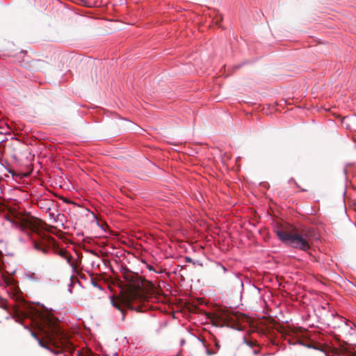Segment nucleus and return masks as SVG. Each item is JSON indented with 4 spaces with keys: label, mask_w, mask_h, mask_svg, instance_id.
Returning <instances> with one entry per match:
<instances>
[{
    "label": "nucleus",
    "mask_w": 356,
    "mask_h": 356,
    "mask_svg": "<svg viewBox=\"0 0 356 356\" xmlns=\"http://www.w3.org/2000/svg\"><path fill=\"white\" fill-rule=\"evenodd\" d=\"M216 267L220 268L224 272V273L228 272V270L227 269V268L223 264H222L220 262H216Z\"/></svg>",
    "instance_id": "f8f14e48"
},
{
    "label": "nucleus",
    "mask_w": 356,
    "mask_h": 356,
    "mask_svg": "<svg viewBox=\"0 0 356 356\" xmlns=\"http://www.w3.org/2000/svg\"><path fill=\"white\" fill-rule=\"evenodd\" d=\"M204 346H205L206 353H207V354L208 355H214L216 353V351L208 348L205 345H204Z\"/></svg>",
    "instance_id": "4468645a"
},
{
    "label": "nucleus",
    "mask_w": 356,
    "mask_h": 356,
    "mask_svg": "<svg viewBox=\"0 0 356 356\" xmlns=\"http://www.w3.org/2000/svg\"><path fill=\"white\" fill-rule=\"evenodd\" d=\"M213 342H214V346H215L216 349L215 351H217V350H218L220 349V346L218 341H217V340L216 339H214Z\"/></svg>",
    "instance_id": "dca6fc26"
},
{
    "label": "nucleus",
    "mask_w": 356,
    "mask_h": 356,
    "mask_svg": "<svg viewBox=\"0 0 356 356\" xmlns=\"http://www.w3.org/2000/svg\"><path fill=\"white\" fill-rule=\"evenodd\" d=\"M24 327L31 332V336L38 342V344L40 347L48 350L55 355H61V351L60 350L51 348L49 344L44 343L35 332L31 330L27 326H24Z\"/></svg>",
    "instance_id": "423d86ee"
},
{
    "label": "nucleus",
    "mask_w": 356,
    "mask_h": 356,
    "mask_svg": "<svg viewBox=\"0 0 356 356\" xmlns=\"http://www.w3.org/2000/svg\"><path fill=\"white\" fill-rule=\"evenodd\" d=\"M61 257L63 258H65V257L67 256V252L64 250H60L58 252V253Z\"/></svg>",
    "instance_id": "f3484780"
},
{
    "label": "nucleus",
    "mask_w": 356,
    "mask_h": 356,
    "mask_svg": "<svg viewBox=\"0 0 356 356\" xmlns=\"http://www.w3.org/2000/svg\"><path fill=\"white\" fill-rule=\"evenodd\" d=\"M6 139H1V143L5 141Z\"/></svg>",
    "instance_id": "bb28decb"
},
{
    "label": "nucleus",
    "mask_w": 356,
    "mask_h": 356,
    "mask_svg": "<svg viewBox=\"0 0 356 356\" xmlns=\"http://www.w3.org/2000/svg\"><path fill=\"white\" fill-rule=\"evenodd\" d=\"M49 216L50 218V219H52L54 220V218H55L56 216L54 213H51L49 212Z\"/></svg>",
    "instance_id": "4be33fe9"
},
{
    "label": "nucleus",
    "mask_w": 356,
    "mask_h": 356,
    "mask_svg": "<svg viewBox=\"0 0 356 356\" xmlns=\"http://www.w3.org/2000/svg\"><path fill=\"white\" fill-rule=\"evenodd\" d=\"M259 350L258 348H256V349H253V350H252V353H253L254 355H257V354H259Z\"/></svg>",
    "instance_id": "b1692460"
},
{
    "label": "nucleus",
    "mask_w": 356,
    "mask_h": 356,
    "mask_svg": "<svg viewBox=\"0 0 356 356\" xmlns=\"http://www.w3.org/2000/svg\"><path fill=\"white\" fill-rule=\"evenodd\" d=\"M344 356H356V353H352V352H348L346 355Z\"/></svg>",
    "instance_id": "5701e85b"
},
{
    "label": "nucleus",
    "mask_w": 356,
    "mask_h": 356,
    "mask_svg": "<svg viewBox=\"0 0 356 356\" xmlns=\"http://www.w3.org/2000/svg\"><path fill=\"white\" fill-rule=\"evenodd\" d=\"M51 204H52L51 202H49L48 204H47L46 207L44 208L47 212H49L51 210Z\"/></svg>",
    "instance_id": "aec40b11"
},
{
    "label": "nucleus",
    "mask_w": 356,
    "mask_h": 356,
    "mask_svg": "<svg viewBox=\"0 0 356 356\" xmlns=\"http://www.w3.org/2000/svg\"><path fill=\"white\" fill-rule=\"evenodd\" d=\"M67 262V264H69V265L72 268L73 270H75V266L72 263V256H68L67 255L65 258Z\"/></svg>",
    "instance_id": "9b49d317"
},
{
    "label": "nucleus",
    "mask_w": 356,
    "mask_h": 356,
    "mask_svg": "<svg viewBox=\"0 0 356 356\" xmlns=\"http://www.w3.org/2000/svg\"><path fill=\"white\" fill-rule=\"evenodd\" d=\"M110 299L112 306L117 309L120 312L122 316V320L124 319V311L126 308L129 307L131 309H134L133 307H130V304L128 302L124 301L120 298H115L113 296H110Z\"/></svg>",
    "instance_id": "39448f33"
},
{
    "label": "nucleus",
    "mask_w": 356,
    "mask_h": 356,
    "mask_svg": "<svg viewBox=\"0 0 356 356\" xmlns=\"http://www.w3.org/2000/svg\"><path fill=\"white\" fill-rule=\"evenodd\" d=\"M64 219H65V215L62 214V213H58V214L56 215L55 218H54L53 222H60L62 223V225H63Z\"/></svg>",
    "instance_id": "1a4fd4ad"
},
{
    "label": "nucleus",
    "mask_w": 356,
    "mask_h": 356,
    "mask_svg": "<svg viewBox=\"0 0 356 356\" xmlns=\"http://www.w3.org/2000/svg\"><path fill=\"white\" fill-rule=\"evenodd\" d=\"M275 233L279 240L287 246L302 251H307L311 248L310 237L307 232H291L277 229Z\"/></svg>",
    "instance_id": "7ed1b4c3"
},
{
    "label": "nucleus",
    "mask_w": 356,
    "mask_h": 356,
    "mask_svg": "<svg viewBox=\"0 0 356 356\" xmlns=\"http://www.w3.org/2000/svg\"><path fill=\"white\" fill-rule=\"evenodd\" d=\"M184 343H185V340L184 339H181V341H180V345L183 346Z\"/></svg>",
    "instance_id": "393cba45"
},
{
    "label": "nucleus",
    "mask_w": 356,
    "mask_h": 356,
    "mask_svg": "<svg viewBox=\"0 0 356 356\" xmlns=\"http://www.w3.org/2000/svg\"><path fill=\"white\" fill-rule=\"evenodd\" d=\"M185 260H186V262L192 263V264L194 261V260L193 259H191V257H186Z\"/></svg>",
    "instance_id": "412c9836"
},
{
    "label": "nucleus",
    "mask_w": 356,
    "mask_h": 356,
    "mask_svg": "<svg viewBox=\"0 0 356 356\" xmlns=\"http://www.w3.org/2000/svg\"><path fill=\"white\" fill-rule=\"evenodd\" d=\"M229 273L234 277V284L238 285L241 289V292H242L243 291V282L241 279V275L240 273H234L232 271H230Z\"/></svg>",
    "instance_id": "0eeeda50"
},
{
    "label": "nucleus",
    "mask_w": 356,
    "mask_h": 356,
    "mask_svg": "<svg viewBox=\"0 0 356 356\" xmlns=\"http://www.w3.org/2000/svg\"><path fill=\"white\" fill-rule=\"evenodd\" d=\"M300 343L301 345L305 346V344H304L302 342H300ZM305 346H307V347H309V348H314V349H315V350H321V352L325 353V356H328L327 353L325 351V350H324L323 348H319V347H318V346H310L305 345Z\"/></svg>",
    "instance_id": "9d476101"
},
{
    "label": "nucleus",
    "mask_w": 356,
    "mask_h": 356,
    "mask_svg": "<svg viewBox=\"0 0 356 356\" xmlns=\"http://www.w3.org/2000/svg\"><path fill=\"white\" fill-rule=\"evenodd\" d=\"M331 316L341 323L343 330L347 332L346 336L347 342L350 345H356V325L337 313L332 312Z\"/></svg>",
    "instance_id": "20e7f679"
},
{
    "label": "nucleus",
    "mask_w": 356,
    "mask_h": 356,
    "mask_svg": "<svg viewBox=\"0 0 356 356\" xmlns=\"http://www.w3.org/2000/svg\"><path fill=\"white\" fill-rule=\"evenodd\" d=\"M40 305L39 302L37 303ZM41 307L44 311H33L32 321L39 334L50 344L58 346L64 338V332L60 322L43 304Z\"/></svg>",
    "instance_id": "f257e3e1"
},
{
    "label": "nucleus",
    "mask_w": 356,
    "mask_h": 356,
    "mask_svg": "<svg viewBox=\"0 0 356 356\" xmlns=\"http://www.w3.org/2000/svg\"><path fill=\"white\" fill-rule=\"evenodd\" d=\"M24 277L25 279L35 282H38L40 281V277L38 275L29 270L24 273Z\"/></svg>",
    "instance_id": "6e6552de"
},
{
    "label": "nucleus",
    "mask_w": 356,
    "mask_h": 356,
    "mask_svg": "<svg viewBox=\"0 0 356 356\" xmlns=\"http://www.w3.org/2000/svg\"><path fill=\"white\" fill-rule=\"evenodd\" d=\"M76 356H95L91 352H88L86 355H84L82 350H79L76 351Z\"/></svg>",
    "instance_id": "ddd939ff"
},
{
    "label": "nucleus",
    "mask_w": 356,
    "mask_h": 356,
    "mask_svg": "<svg viewBox=\"0 0 356 356\" xmlns=\"http://www.w3.org/2000/svg\"><path fill=\"white\" fill-rule=\"evenodd\" d=\"M12 227L17 229L29 236L33 248L40 251L42 254H47L49 249L55 245L54 238L38 229L35 218L29 216L24 217L20 221H17L9 216L6 217Z\"/></svg>",
    "instance_id": "f03ea898"
},
{
    "label": "nucleus",
    "mask_w": 356,
    "mask_h": 356,
    "mask_svg": "<svg viewBox=\"0 0 356 356\" xmlns=\"http://www.w3.org/2000/svg\"><path fill=\"white\" fill-rule=\"evenodd\" d=\"M193 264L202 266V263L200 260H194Z\"/></svg>",
    "instance_id": "6ab92c4d"
},
{
    "label": "nucleus",
    "mask_w": 356,
    "mask_h": 356,
    "mask_svg": "<svg viewBox=\"0 0 356 356\" xmlns=\"http://www.w3.org/2000/svg\"><path fill=\"white\" fill-rule=\"evenodd\" d=\"M148 268H149V270H154V269H153V268L152 266H149Z\"/></svg>",
    "instance_id": "a878e982"
},
{
    "label": "nucleus",
    "mask_w": 356,
    "mask_h": 356,
    "mask_svg": "<svg viewBox=\"0 0 356 356\" xmlns=\"http://www.w3.org/2000/svg\"><path fill=\"white\" fill-rule=\"evenodd\" d=\"M243 341L250 348H252V347H253V343L252 342L248 341L245 338L243 339Z\"/></svg>",
    "instance_id": "a211bd4d"
},
{
    "label": "nucleus",
    "mask_w": 356,
    "mask_h": 356,
    "mask_svg": "<svg viewBox=\"0 0 356 356\" xmlns=\"http://www.w3.org/2000/svg\"><path fill=\"white\" fill-rule=\"evenodd\" d=\"M91 282H92V284L95 286V287H97L99 289H102V286L97 282H95V280H93L92 279H91Z\"/></svg>",
    "instance_id": "2eb2a0df"
}]
</instances>
